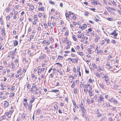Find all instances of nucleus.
Here are the masks:
<instances>
[{"label":"nucleus","mask_w":121,"mask_h":121,"mask_svg":"<svg viewBox=\"0 0 121 121\" xmlns=\"http://www.w3.org/2000/svg\"><path fill=\"white\" fill-rule=\"evenodd\" d=\"M96 113L98 117H100L101 116V114L99 111L98 109H97L96 111Z\"/></svg>","instance_id":"nucleus-5"},{"label":"nucleus","mask_w":121,"mask_h":121,"mask_svg":"<svg viewBox=\"0 0 121 121\" xmlns=\"http://www.w3.org/2000/svg\"><path fill=\"white\" fill-rule=\"evenodd\" d=\"M37 87L36 85H35V84L33 83V84L32 85V87L33 88H35Z\"/></svg>","instance_id":"nucleus-46"},{"label":"nucleus","mask_w":121,"mask_h":121,"mask_svg":"<svg viewBox=\"0 0 121 121\" xmlns=\"http://www.w3.org/2000/svg\"><path fill=\"white\" fill-rule=\"evenodd\" d=\"M59 91V90L56 89L55 90H52L51 91L52 92H58Z\"/></svg>","instance_id":"nucleus-29"},{"label":"nucleus","mask_w":121,"mask_h":121,"mask_svg":"<svg viewBox=\"0 0 121 121\" xmlns=\"http://www.w3.org/2000/svg\"><path fill=\"white\" fill-rule=\"evenodd\" d=\"M10 54L12 58L13 59L14 58V56L15 54V52L14 51H12L10 52Z\"/></svg>","instance_id":"nucleus-2"},{"label":"nucleus","mask_w":121,"mask_h":121,"mask_svg":"<svg viewBox=\"0 0 121 121\" xmlns=\"http://www.w3.org/2000/svg\"><path fill=\"white\" fill-rule=\"evenodd\" d=\"M43 24L44 25V27L45 28H48V26H47V25L45 23H44V24Z\"/></svg>","instance_id":"nucleus-53"},{"label":"nucleus","mask_w":121,"mask_h":121,"mask_svg":"<svg viewBox=\"0 0 121 121\" xmlns=\"http://www.w3.org/2000/svg\"><path fill=\"white\" fill-rule=\"evenodd\" d=\"M114 99V98L112 97V98H111V99H110L108 100L110 102H113Z\"/></svg>","instance_id":"nucleus-21"},{"label":"nucleus","mask_w":121,"mask_h":121,"mask_svg":"<svg viewBox=\"0 0 121 121\" xmlns=\"http://www.w3.org/2000/svg\"><path fill=\"white\" fill-rule=\"evenodd\" d=\"M4 84L3 83H1V85H0V86L1 87V90H3L4 89V87H3Z\"/></svg>","instance_id":"nucleus-25"},{"label":"nucleus","mask_w":121,"mask_h":121,"mask_svg":"<svg viewBox=\"0 0 121 121\" xmlns=\"http://www.w3.org/2000/svg\"><path fill=\"white\" fill-rule=\"evenodd\" d=\"M107 20L110 21H113L114 20V19L112 17L107 18Z\"/></svg>","instance_id":"nucleus-15"},{"label":"nucleus","mask_w":121,"mask_h":121,"mask_svg":"<svg viewBox=\"0 0 121 121\" xmlns=\"http://www.w3.org/2000/svg\"><path fill=\"white\" fill-rule=\"evenodd\" d=\"M113 102L115 104H117L118 101L116 99H114L113 101Z\"/></svg>","instance_id":"nucleus-37"},{"label":"nucleus","mask_w":121,"mask_h":121,"mask_svg":"<svg viewBox=\"0 0 121 121\" xmlns=\"http://www.w3.org/2000/svg\"><path fill=\"white\" fill-rule=\"evenodd\" d=\"M44 7H42L39 8L38 9V10L39 11H43L44 10Z\"/></svg>","instance_id":"nucleus-22"},{"label":"nucleus","mask_w":121,"mask_h":121,"mask_svg":"<svg viewBox=\"0 0 121 121\" xmlns=\"http://www.w3.org/2000/svg\"><path fill=\"white\" fill-rule=\"evenodd\" d=\"M97 53V54H99L100 53L101 54L102 53V51L101 50H99V51H98Z\"/></svg>","instance_id":"nucleus-38"},{"label":"nucleus","mask_w":121,"mask_h":121,"mask_svg":"<svg viewBox=\"0 0 121 121\" xmlns=\"http://www.w3.org/2000/svg\"><path fill=\"white\" fill-rule=\"evenodd\" d=\"M78 81V80H77L76 81L74 82H73V84H72L71 85V87L72 88H73L74 87V86H75V84L76 83H75V82H76L77 83V82Z\"/></svg>","instance_id":"nucleus-11"},{"label":"nucleus","mask_w":121,"mask_h":121,"mask_svg":"<svg viewBox=\"0 0 121 121\" xmlns=\"http://www.w3.org/2000/svg\"><path fill=\"white\" fill-rule=\"evenodd\" d=\"M84 106L83 105L82 103L81 104H80L79 106V107H78V106H77V107L78 108H81L82 107H83Z\"/></svg>","instance_id":"nucleus-26"},{"label":"nucleus","mask_w":121,"mask_h":121,"mask_svg":"<svg viewBox=\"0 0 121 121\" xmlns=\"http://www.w3.org/2000/svg\"><path fill=\"white\" fill-rule=\"evenodd\" d=\"M92 3H93V4H94L95 5H96L97 4V2L95 0H92Z\"/></svg>","instance_id":"nucleus-20"},{"label":"nucleus","mask_w":121,"mask_h":121,"mask_svg":"<svg viewBox=\"0 0 121 121\" xmlns=\"http://www.w3.org/2000/svg\"><path fill=\"white\" fill-rule=\"evenodd\" d=\"M34 18L35 20L37 21L38 20L37 16L36 15H35L34 16Z\"/></svg>","instance_id":"nucleus-34"},{"label":"nucleus","mask_w":121,"mask_h":121,"mask_svg":"<svg viewBox=\"0 0 121 121\" xmlns=\"http://www.w3.org/2000/svg\"><path fill=\"white\" fill-rule=\"evenodd\" d=\"M23 104L25 106V107H27V105H28V104L27 103H26V104L25 103H23Z\"/></svg>","instance_id":"nucleus-44"},{"label":"nucleus","mask_w":121,"mask_h":121,"mask_svg":"<svg viewBox=\"0 0 121 121\" xmlns=\"http://www.w3.org/2000/svg\"><path fill=\"white\" fill-rule=\"evenodd\" d=\"M9 103L7 101H5L4 106V107L6 108L7 107Z\"/></svg>","instance_id":"nucleus-7"},{"label":"nucleus","mask_w":121,"mask_h":121,"mask_svg":"<svg viewBox=\"0 0 121 121\" xmlns=\"http://www.w3.org/2000/svg\"><path fill=\"white\" fill-rule=\"evenodd\" d=\"M117 30H114L110 34L111 35H113L115 34L116 33Z\"/></svg>","instance_id":"nucleus-19"},{"label":"nucleus","mask_w":121,"mask_h":121,"mask_svg":"<svg viewBox=\"0 0 121 121\" xmlns=\"http://www.w3.org/2000/svg\"><path fill=\"white\" fill-rule=\"evenodd\" d=\"M78 62V59L77 58H75L74 59H72V62L73 63H77Z\"/></svg>","instance_id":"nucleus-9"},{"label":"nucleus","mask_w":121,"mask_h":121,"mask_svg":"<svg viewBox=\"0 0 121 121\" xmlns=\"http://www.w3.org/2000/svg\"><path fill=\"white\" fill-rule=\"evenodd\" d=\"M21 116L23 119H25L26 117L25 114L24 113L22 114Z\"/></svg>","instance_id":"nucleus-30"},{"label":"nucleus","mask_w":121,"mask_h":121,"mask_svg":"<svg viewBox=\"0 0 121 121\" xmlns=\"http://www.w3.org/2000/svg\"><path fill=\"white\" fill-rule=\"evenodd\" d=\"M99 99L98 100V102H101L104 101V98L102 95H100V96L99 97Z\"/></svg>","instance_id":"nucleus-1"},{"label":"nucleus","mask_w":121,"mask_h":121,"mask_svg":"<svg viewBox=\"0 0 121 121\" xmlns=\"http://www.w3.org/2000/svg\"><path fill=\"white\" fill-rule=\"evenodd\" d=\"M13 35H15L16 33V31L15 30L13 31Z\"/></svg>","instance_id":"nucleus-62"},{"label":"nucleus","mask_w":121,"mask_h":121,"mask_svg":"<svg viewBox=\"0 0 121 121\" xmlns=\"http://www.w3.org/2000/svg\"><path fill=\"white\" fill-rule=\"evenodd\" d=\"M58 59L60 60H61L63 59V57L62 56H59L58 57Z\"/></svg>","instance_id":"nucleus-24"},{"label":"nucleus","mask_w":121,"mask_h":121,"mask_svg":"<svg viewBox=\"0 0 121 121\" xmlns=\"http://www.w3.org/2000/svg\"><path fill=\"white\" fill-rule=\"evenodd\" d=\"M31 86L29 83H26V87L27 89H29Z\"/></svg>","instance_id":"nucleus-23"},{"label":"nucleus","mask_w":121,"mask_h":121,"mask_svg":"<svg viewBox=\"0 0 121 121\" xmlns=\"http://www.w3.org/2000/svg\"><path fill=\"white\" fill-rule=\"evenodd\" d=\"M111 42L112 43H114V44H115L116 43V42L115 40H112Z\"/></svg>","instance_id":"nucleus-43"},{"label":"nucleus","mask_w":121,"mask_h":121,"mask_svg":"<svg viewBox=\"0 0 121 121\" xmlns=\"http://www.w3.org/2000/svg\"><path fill=\"white\" fill-rule=\"evenodd\" d=\"M94 74L97 77H98V78H100L101 77V76L99 74L97 73H94Z\"/></svg>","instance_id":"nucleus-17"},{"label":"nucleus","mask_w":121,"mask_h":121,"mask_svg":"<svg viewBox=\"0 0 121 121\" xmlns=\"http://www.w3.org/2000/svg\"><path fill=\"white\" fill-rule=\"evenodd\" d=\"M18 44V42L17 40H15L14 41V46H17Z\"/></svg>","instance_id":"nucleus-13"},{"label":"nucleus","mask_w":121,"mask_h":121,"mask_svg":"<svg viewBox=\"0 0 121 121\" xmlns=\"http://www.w3.org/2000/svg\"><path fill=\"white\" fill-rule=\"evenodd\" d=\"M49 3L51 4H53V5H55V4L54 3V2L53 1H50L49 2Z\"/></svg>","instance_id":"nucleus-45"},{"label":"nucleus","mask_w":121,"mask_h":121,"mask_svg":"<svg viewBox=\"0 0 121 121\" xmlns=\"http://www.w3.org/2000/svg\"><path fill=\"white\" fill-rule=\"evenodd\" d=\"M74 35H73L72 37L74 40L75 41H76L77 40V39L74 36Z\"/></svg>","instance_id":"nucleus-48"},{"label":"nucleus","mask_w":121,"mask_h":121,"mask_svg":"<svg viewBox=\"0 0 121 121\" xmlns=\"http://www.w3.org/2000/svg\"><path fill=\"white\" fill-rule=\"evenodd\" d=\"M32 106V104L30 103L29 105L28 106V109L30 111L31 110Z\"/></svg>","instance_id":"nucleus-12"},{"label":"nucleus","mask_w":121,"mask_h":121,"mask_svg":"<svg viewBox=\"0 0 121 121\" xmlns=\"http://www.w3.org/2000/svg\"><path fill=\"white\" fill-rule=\"evenodd\" d=\"M89 82L92 83H93V80L91 79L90 78L89 79Z\"/></svg>","instance_id":"nucleus-51"},{"label":"nucleus","mask_w":121,"mask_h":121,"mask_svg":"<svg viewBox=\"0 0 121 121\" xmlns=\"http://www.w3.org/2000/svg\"><path fill=\"white\" fill-rule=\"evenodd\" d=\"M72 18L73 20H75L76 18V17L75 16H73L72 17Z\"/></svg>","instance_id":"nucleus-58"},{"label":"nucleus","mask_w":121,"mask_h":121,"mask_svg":"<svg viewBox=\"0 0 121 121\" xmlns=\"http://www.w3.org/2000/svg\"><path fill=\"white\" fill-rule=\"evenodd\" d=\"M90 9L91 10L93 11H94L96 10V9L95 8H90Z\"/></svg>","instance_id":"nucleus-54"},{"label":"nucleus","mask_w":121,"mask_h":121,"mask_svg":"<svg viewBox=\"0 0 121 121\" xmlns=\"http://www.w3.org/2000/svg\"><path fill=\"white\" fill-rule=\"evenodd\" d=\"M84 82H81L80 83V87L81 88L82 87V86H83L84 84Z\"/></svg>","instance_id":"nucleus-49"},{"label":"nucleus","mask_w":121,"mask_h":121,"mask_svg":"<svg viewBox=\"0 0 121 121\" xmlns=\"http://www.w3.org/2000/svg\"><path fill=\"white\" fill-rule=\"evenodd\" d=\"M71 50L72 51V52H75V50H74V48H71Z\"/></svg>","instance_id":"nucleus-59"},{"label":"nucleus","mask_w":121,"mask_h":121,"mask_svg":"<svg viewBox=\"0 0 121 121\" xmlns=\"http://www.w3.org/2000/svg\"><path fill=\"white\" fill-rule=\"evenodd\" d=\"M31 8L30 9V10L31 11H33V10L34 9V6L33 5H31L30 6Z\"/></svg>","instance_id":"nucleus-35"},{"label":"nucleus","mask_w":121,"mask_h":121,"mask_svg":"<svg viewBox=\"0 0 121 121\" xmlns=\"http://www.w3.org/2000/svg\"><path fill=\"white\" fill-rule=\"evenodd\" d=\"M40 109H38L36 111V112L37 113H38V114L39 115V114H40Z\"/></svg>","instance_id":"nucleus-41"},{"label":"nucleus","mask_w":121,"mask_h":121,"mask_svg":"<svg viewBox=\"0 0 121 121\" xmlns=\"http://www.w3.org/2000/svg\"><path fill=\"white\" fill-rule=\"evenodd\" d=\"M34 35H31L30 36V40H31V39H33L34 37Z\"/></svg>","instance_id":"nucleus-57"},{"label":"nucleus","mask_w":121,"mask_h":121,"mask_svg":"<svg viewBox=\"0 0 121 121\" xmlns=\"http://www.w3.org/2000/svg\"><path fill=\"white\" fill-rule=\"evenodd\" d=\"M89 14V13L87 11H86L84 13V15L86 16H88V15Z\"/></svg>","instance_id":"nucleus-32"},{"label":"nucleus","mask_w":121,"mask_h":121,"mask_svg":"<svg viewBox=\"0 0 121 121\" xmlns=\"http://www.w3.org/2000/svg\"><path fill=\"white\" fill-rule=\"evenodd\" d=\"M105 80L107 85H108L109 84V82L108 81V79L107 76H105Z\"/></svg>","instance_id":"nucleus-4"},{"label":"nucleus","mask_w":121,"mask_h":121,"mask_svg":"<svg viewBox=\"0 0 121 121\" xmlns=\"http://www.w3.org/2000/svg\"><path fill=\"white\" fill-rule=\"evenodd\" d=\"M35 100V99L34 98H32L30 100V103H31V104H32V103H33L34 101Z\"/></svg>","instance_id":"nucleus-18"},{"label":"nucleus","mask_w":121,"mask_h":121,"mask_svg":"<svg viewBox=\"0 0 121 121\" xmlns=\"http://www.w3.org/2000/svg\"><path fill=\"white\" fill-rule=\"evenodd\" d=\"M82 112L84 113H85L86 112L85 108H84V109H82Z\"/></svg>","instance_id":"nucleus-47"},{"label":"nucleus","mask_w":121,"mask_h":121,"mask_svg":"<svg viewBox=\"0 0 121 121\" xmlns=\"http://www.w3.org/2000/svg\"><path fill=\"white\" fill-rule=\"evenodd\" d=\"M92 66L95 69H97V65L95 64H92Z\"/></svg>","instance_id":"nucleus-33"},{"label":"nucleus","mask_w":121,"mask_h":121,"mask_svg":"<svg viewBox=\"0 0 121 121\" xmlns=\"http://www.w3.org/2000/svg\"><path fill=\"white\" fill-rule=\"evenodd\" d=\"M88 32H90L92 31V29L91 28H90L88 29Z\"/></svg>","instance_id":"nucleus-61"},{"label":"nucleus","mask_w":121,"mask_h":121,"mask_svg":"<svg viewBox=\"0 0 121 121\" xmlns=\"http://www.w3.org/2000/svg\"><path fill=\"white\" fill-rule=\"evenodd\" d=\"M99 86L100 87L102 88V89H104V86L103 84V83L102 82L100 83V84H99Z\"/></svg>","instance_id":"nucleus-14"},{"label":"nucleus","mask_w":121,"mask_h":121,"mask_svg":"<svg viewBox=\"0 0 121 121\" xmlns=\"http://www.w3.org/2000/svg\"><path fill=\"white\" fill-rule=\"evenodd\" d=\"M86 73L87 74H88L89 73V71L87 70L86 69L85 70Z\"/></svg>","instance_id":"nucleus-63"},{"label":"nucleus","mask_w":121,"mask_h":121,"mask_svg":"<svg viewBox=\"0 0 121 121\" xmlns=\"http://www.w3.org/2000/svg\"><path fill=\"white\" fill-rule=\"evenodd\" d=\"M111 2H112V4L114 5H116V3L114 2V1L113 0L112 1H111Z\"/></svg>","instance_id":"nucleus-56"},{"label":"nucleus","mask_w":121,"mask_h":121,"mask_svg":"<svg viewBox=\"0 0 121 121\" xmlns=\"http://www.w3.org/2000/svg\"><path fill=\"white\" fill-rule=\"evenodd\" d=\"M5 29L4 28H2L1 30V32L2 33V35L3 36H5V33L4 31Z\"/></svg>","instance_id":"nucleus-6"},{"label":"nucleus","mask_w":121,"mask_h":121,"mask_svg":"<svg viewBox=\"0 0 121 121\" xmlns=\"http://www.w3.org/2000/svg\"><path fill=\"white\" fill-rule=\"evenodd\" d=\"M118 35V34L117 33H116L115 34H114V35H114V36L115 37H114V39H117V37H116V36H117Z\"/></svg>","instance_id":"nucleus-36"},{"label":"nucleus","mask_w":121,"mask_h":121,"mask_svg":"<svg viewBox=\"0 0 121 121\" xmlns=\"http://www.w3.org/2000/svg\"><path fill=\"white\" fill-rule=\"evenodd\" d=\"M100 38L98 36H95V41L97 42L98 40Z\"/></svg>","instance_id":"nucleus-8"},{"label":"nucleus","mask_w":121,"mask_h":121,"mask_svg":"<svg viewBox=\"0 0 121 121\" xmlns=\"http://www.w3.org/2000/svg\"><path fill=\"white\" fill-rule=\"evenodd\" d=\"M104 40H105V41H106L107 44L109 43L110 40V39L108 38H105L104 39Z\"/></svg>","instance_id":"nucleus-10"},{"label":"nucleus","mask_w":121,"mask_h":121,"mask_svg":"<svg viewBox=\"0 0 121 121\" xmlns=\"http://www.w3.org/2000/svg\"><path fill=\"white\" fill-rule=\"evenodd\" d=\"M78 119L77 116L76 115H74L73 119L74 121Z\"/></svg>","instance_id":"nucleus-28"},{"label":"nucleus","mask_w":121,"mask_h":121,"mask_svg":"<svg viewBox=\"0 0 121 121\" xmlns=\"http://www.w3.org/2000/svg\"><path fill=\"white\" fill-rule=\"evenodd\" d=\"M105 40H103L102 41V42L101 43V45H104V43H105Z\"/></svg>","instance_id":"nucleus-42"},{"label":"nucleus","mask_w":121,"mask_h":121,"mask_svg":"<svg viewBox=\"0 0 121 121\" xmlns=\"http://www.w3.org/2000/svg\"><path fill=\"white\" fill-rule=\"evenodd\" d=\"M74 93L76 94L77 93V88H74Z\"/></svg>","instance_id":"nucleus-40"},{"label":"nucleus","mask_w":121,"mask_h":121,"mask_svg":"<svg viewBox=\"0 0 121 121\" xmlns=\"http://www.w3.org/2000/svg\"><path fill=\"white\" fill-rule=\"evenodd\" d=\"M38 16L39 17H40L42 16V14L41 13H39L38 14Z\"/></svg>","instance_id":"nucleus-64"},{"label":"nucleus","mask_w":121,"mask_h":121,"mask_svg":"<svg viewBox=\"0 0 121 121\" xmlns=\"http://www.w3.org/2000/svg\"><path fill=\"white\" fill-rule=\"evenodd\" d=\"M85 88L84 89V91L85 93H86L88 91L87 88L90 86V85L89 84H87V85L86 84L85 85Z\"/></svg>","instance_id":"nucleus-3"},{"label":"nucleus","mask_w":121,"mask_h":121,"mask_svg":"<svg viewBox=\"0 0 121 121\" xmlns=\"http://www.w3.org/2000/svg\"><path fill=\"white\" fill-rule=\"evenodd\" d=\"M94 95L92 94V92H91V94L89 93V96L90 97Z\"/></svg>","instance_id":"nucleus-55"},{"label":"nucleus","mask_w":121,"mask_h":121,"mask_svg":"<svg viewBox=\"0 0 121 121\" xmlns=\"http://www.w3.org/2000/svg\"><path fill=\"white\" fill-rule=\"evenodd\" d=\"M106 107H109L110 106H112L111 105H110V104L108 102H106Z\"/></svg>","instance_id":"nucleus-16"},{"label":"nucleus","mask_w":121,"mask_h":121,"mask_svg":"<svg viewBox=\"0 0 121 121\" xmlns=\"http://www.w3.org/2000/svg\"><path fill=\"white\" fill-rule=\"evenodd\" d=\"M73 105L75 106V108H76V104L75 102L74 101H73Z\"/></svg>","instance_id":"nucleus-50"},{"label":"nucleus","mask_w":121,"mask_h":121,"mask_svg":"<svg viewBox=\"0 0 121 121\" xmlns=\"http://www.w3.org/2000/svg\"><path fill=\"white\" fill-rule=\"evenodd\" d=\"M14 75V73H13L11 75L10 78H13V77Z\"/></svg>","instance_id":"nucleus-60"},{"label":"nucleus","mask_w":121,"mask_h":121,"mask_svg":"<svg viewBox=\"0 0 121 121\" xmlns=\"http://www.w3.org/2000/svg\"><path fill=\"white\" fill-rule=\"evenodd\" d=\"M87 102L88 104H89L90 103V100L89 99H87Z\"/></svg>","instance_id":"nucleus-52"},{"label":"nucleus","mask_w":121,"mask_h":121,"mask_svg":"<svg viewBox=\"0 0 121 121\" xmlns=\"http://www.w3.org/2000/svg\"><path fill=\"white\" fill-rule=\"evenodd\" d=\"M78 54L80 55L81 56H83V53L81 52H78Z\"/></svg>","instance_id":"nucleus-27"},{"label":"nucleus","mask_w":121,"mask_h":121,"mask_svg":"<svg viewBox=\"0 0 121 121\" xmlns=\"http://www.w3.org/2000/svg\"><path fill=\"white\" fill-rule=\"evenodd\" d=\"M65 43L66 44H68V45H70L71 44V42L69 41H68V40L66 41Z\"/></svg>","instance_id":"nucleus-31"},{"label":"nucleus","mask_w":121,"mask_h":121,"mask_svg":"<svg viewBox=\"0 0 121 121\" xmlns=\"http://www.w3.org/2000/svg\"><path fill=\"white\" fill-rule=\"evenodd\" d=\"M14 94H15L14 93H13V92L12 93H11V94H10V95H9V97H12L13 96H14Z\"/></svg>","instance_id":"nucleus-39"}]
</instances>
